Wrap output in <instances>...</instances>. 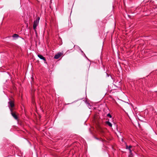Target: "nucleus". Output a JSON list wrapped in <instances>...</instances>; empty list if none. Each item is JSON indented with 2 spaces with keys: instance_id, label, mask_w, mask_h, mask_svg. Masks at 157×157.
<instances>
[{
  "instance_id": "nucleus-6",
  "label": "nucleus",
  "mask_w": 157,
  "mask_h": 157,
  "mask_svg": "<svg viewBox=\"0 0 157 157\" xmlns=\"http://www.w3.org/2000/svg\"><path fill=\"white\" fill-rule=\"evenodd\" d=\"M106 124H108L109 126L111 127L112 126V124L109 121H107L106 122Z\"/></svg>"
},
{
  "instance_id": "nucleus-4",
  "label": "nucleus",
  "mask_w": 157,
  "mask_h": 157,
  "mask_svg": "<svg viewBox=\"0 0 157 157\" xmlns=\"http://www.w3.org/2000/svg\"><path fill=\"white\" fill-rule=\"evenodd\" d=\"M62 55L61 53H58L55 56L54 58L56 59H58Z\"/></svg>"
},
{
  "instance_id": "nucleus-2",
  "label": "nucleus",
  "mask_w": 157,
  "mask_h": 157,
  "mask_svg": "<svg viewBox=\"0 0 157 157\" xmlns=\"http://www.w3.org/2000/svg\"><path fill=\"white\" fill-rule=\"evenodd\" d=\"M40 18L38 17L36 20L34 21V23L33 24V28L35 31L36 32V27L38 24L39 22Z\"/></svg>"
},
{
  "instance_id": "nucleus-5",
  "label": "nucleus",
  "mask_w": 157,
  "mask_h": 157,
  "mask_svg": "<svg viewBox=\"0 0 157 157\" xmlns=\"http://www.w3.org/2000/svg\"><path fill=\"white\" fill-rule=\"evenodd\" d=\"M38 56L41 59H43L44 61H46V59L44 57L41 55H38Z\"/></svg>"
},
{
  "instance_id": "nucleus-9",
  "label": "nucleus",
  "mask_w": 157,
  "mask_h": 157,
  "mask_svg": "<svg viewBox=\"0 0 157 157\" xmlns=\"http://www.w3.org/2000/svg\"><path fill=\"white\" fill-rule=\"evenodd\" d=\"M107 116L108 117H109L110 118H111L112 117V116L109 113H108L107 115Z\"/></svg>"
},
{
  "instance_id": "nucleus-8",
  "label": "nucleus",
  "mask_w": 157,
  "mask_h": 157,
  "mask_svg": "<svg viewBox=\"0 0 157 157\" xmlns=\"http://www.w3.org/2000/svg\"><path fill=\"white\" fill-rule=\"evenodd\" d=\"M13 37H17L18 36V35L17 34H14L13 36Z\"/></svg>"
},
{
  "instance_id": "nucleus-7",
  "label": "nucleus",
  "mask_w": 157,
  "mask_h": 157,
  "mask_svg": "<svg viewBox=\"0 0 157 157\" xmlns=\"http://www.w3.org/2000/svg\"><path fill=\"white\" fill-rule=\"evenodd\" d=\"M132 147V146L131 145L129 146L128 147V146H126V149H128V150L131 149Z\"/></svg>"
},
{
  "instance_id": "nucleus-3",
  "label": "nucleus",
  "mask_w": 157,
  "mask_h": 157,
  "mask_svg": "<svg viewBox=\"0 0 157 157\" xmlns=\"http://www.w3.org/2000/svg\"><path fill=\"white\" fill-rule=\"evenodd\" d=\"M11 114L13 117L16 120H17L18 117L16 114L15 112L13 111V110H12V109H11Z\"/></svg>"
},
{
  "instance_id": "nucleus-1",
  "label": "nucleus",
  "mask_w": 157,
  "mask_h": 157,
  "mask_svg": "<svg viewBox=\"0 0 157 157\" xmlns=\"http://www.w3.org/2000/svg\"><path fill=\"white\" fill-rule=\"evenodd\" d=\"M8 104V106L10 110V111H11V109H12V110H13L14 109V107L15 105L14 101L9 99V101Z\"/></svg>"
},
{
  "instance_id": "nucleus-10",
  "label": "nucleus",
  "mask_w": 157,
  "mask_h": 157,
  "mask_svg": "<svg viewBox=\"0 0 157 157\" xmlns=\"http://www.w3.org/2000/svg\"><path fill=\"white\" fill-rule=\"evenodd\" d=\"M129 152L130 153H132V151H131V149H129Z\"/></svg>"
},
{
  "instance_id": "nucleus-11",
  "label": "nucleus",
  "mask_w": 157,
  "mask_h": 157,
  "mask_svg": "<svg viewBox=\"0 0 157 157\" xmlns=\"http://www.w3.org/2000/svg\"><path fill=\"white\" fill-rule=\"evenodd\" d=\"M82 52H83L82 51H81Z\"/></svg>"
}]
</instances>
